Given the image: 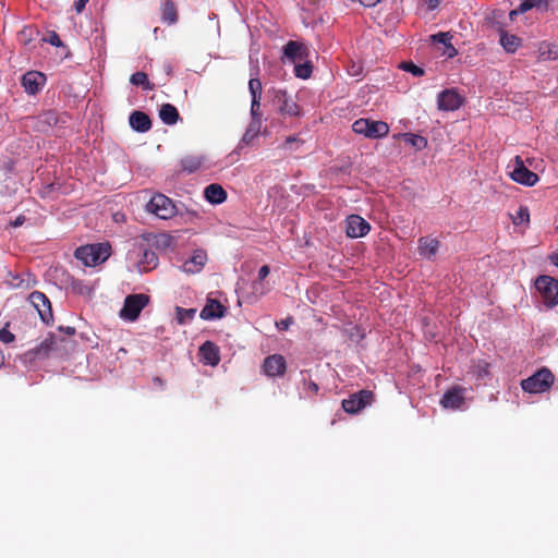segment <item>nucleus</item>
Here are the masks:
<instances>
[{
    "label": "nucleus",
    "instance_id": "nucleus-1",
    "mask_svg": "<svg viewBox=\"0 0 558 558\" xmlns=\"http://www.w3.org/2000/svg\"><path fill=\"white\" fill-rule=\"evenodd\" d=\"M110 245L98 243L81 246L75 251V257L85 266H96L107 260L110 256Z\"/></svg>",
    "mask_w": 558,
    "mask_h": 558
},
{
    "label": "nucleus",
    "instance_id": "nucleus-2",
    "mask_svg": "<svg viewBox=\"0 0 558 558\" xmlns=\"http://www.w3.org/2000/svg\"><path fill=\"white\" fill-rule=\"evenodd\" d=\"M145 208L148 214H151L162 220L171 219L178 214V209L173 201L161 193L153 195Z\"/></svg>",
    "mask_w": 558,
    "mask_h": 558
},
{
    "label": "nucleus",
    "instance_id": "nucleus-3",
    "mask_svg": "<svg viewBox=\"0 0 558 558\" xmlns=\"http://www.w3.org/2000/svg\"><path fill=\"white\" fill-rule=\"evenodd\" d=\"M508 170L511 179L522 185L533 186L538 182V175L525 167L520 156L510 161Z\"/></svg>",
    "mask_w": 558,
    "mask_h": 558
},
{
    "label": "nucleus",
    "instance_id": "nucleus-4",
    "mask_svg": "<svg viewBox=\"0 0 558 558\" xmlns=\"http://www.w3.org/2000/svg\"><path fill=\"white\" fill-rule=\"evenodd\" d=\"M352 129L355 133L362 134L368 138H380L386 136L389 132V126L386 122L369 119L356 120Z\"/></svg>",
    "mask_w": 558,
    "mask_h": 558
},
{
    "label": "nucleus",
    "instance_id": "nucleus-5",
    "mask_svg": "<svg viewBox=\"0 0 558 558\" xmlns=\"http://www.w3.org/2000/svg\"><path fill=\"white\" fill-rule=\"evenodd\" d=\"M535 288L547 307H554L558 304L557 280L549 276H539L535 281Z\"/></svg>",
    "mask_w": 558,
    "mask_h": 558
},
{
    "label": "nucleus",
    "instance_id": "nucleus-6",
    "mask_svg": "<svg viewBox=\"0 0 558 558\" xmlns=\"http://www.w3.org/2000/svg\"><path fill=\"white\" fill-rule=\"evenodd\" d=\"M148 302V295L143 293L128 295L124 300L123 307L120 311V317L129 322L136 320Z\"/></svg>",
    "mask_w": 558,
    "mask_h": 558
},
{
    "label": "nucleus",
    "instance_id": "nucleus-7",
    "mask_svg": "<svg viewBox=\"0 0 558 558\" xmlns=\"http://www.w3.org/2000/svg\"><path fill=\"white\" fill-rule=\"evenodd\" d=\"M553 374L548 369H542L531 377L522 380L521 387L530 393L544 392L553 384Z\"/></svg>",
    "mask_w": 558,
    "mask_h": 558
},
{
    "label": "nucleus",
    "instance_id": "nucleus-8",
    "mask_svg": "<svg viewBox=\"0 0 558 558\" xmlns=\"http://www.w3.org/2000/svg\"><path fill=\"white\" fill-rule=\"evenodd\" d=\"M272 101L282 114L295 117L300 113L299 106L286 90L274 89Z\"/></svg>",
    "mask_w": 558,
    "mask_h": 558
},
{
    "label": "nucleus",
    "instance_id": "nucleus-9",
    "mask_svg": "<svg viewBox=\"0 0 558 558\" xmlns=\"http://www.w3.org/2000/svg\"><path fill=\"white\" fill-rule=\"evenodd\" d=\"M369 230V223L359 215H351L345 220V233L349 238H363Z\"/></svg>",
    "mask_w": 558,
    "mask_h": 558
},
{
    "label": "nucleus",
    "instance_id": "nucleus-10",
    "mask_svg": "<svg viewBox=\"0 0 558 558\" xmlns=\"http://www.w3.org/2000/svg\"><path fill=\"white\" fill-rule=\"evenodd\" d=\"M29 302L38 312L41 320L49 324L52 320V311L49 299L39 291H34L29 295Z\"/></svg>",
    "mask_w": 558,
    "mask_h": 558
},
{
    "label": "nucleus",
    "instance_id": "nucleus-11",
    "mask_svg": "<svg viewBox=\"0 0 558 558\" xmlns=\"http://www.w3.org/2000/svg\"><path fill=\"white\" fill-rule=\"evenodd\" d=\"M465 392H466V389L463 387H460V386L452 387L451 389L447 390L444 393V396L440 400V404L445 409L458 410L464 403Z\"/></svg>",
    "mask_w": 558,
    "mask_h": 558
},
{
    "label": "nucleus",
    "instance_id": "nucleus-12",
    "mask_svg": "<svg viewBox=\"0 0 558 558\" xmlns=\"http://www.w3.org/2000/svg\"><path fill=\"white\" fill-rule=\"evenodd\" d=\"M372 392L361 390L359 393L351 396L349 399L342 401V408L345 412L354 414L364 409L371 403Z\"/></svg>",
    "mask_w": 558,
    "mask_h": 558
},
{
    "label": "nucleus",
    "instance_id": "nucleus-13",
    "mask_svg": "<svg viewBox=\"0 0 558 558\" xmlns=\"http://www.w3.org/2000/svg\"><path fill=\"white\" fill-rule=\"evenodd\" d=\"M463 98L456 89H446L438 95V109L453 111L462 106Z\"/></svg>",
    "mask_w": 558,
    "mask_h": 558
},
{
    "label": "nucleus",
    "instance_id": "nucleus-14",
    "mask_svg": "<svg viewBox=\"0 0 558 558\" xmlns=\"http://www.w3.org/2000/svg\"><path fill=\"white\" fill-rule=\"evenodd\" d=\"M136 253L141 255V258L137 262V269L140 272H147L157 267L158 257L155 252L140 245L136 247Z\"/></svg>",
    "mask_w": 558,
    "mask_h": 558
},
{
    "label": "nucleus",
    "instance_id": "nucleus-15",
    "mask_svg": "<svg viewBox=\"0 0 558 558\" xmlns=\"http://www.w3.org/2000/svg\"><path fill=\"white\" fill-rule=\"evenodd\" d=\"M46 77L37 71H29L22 77V85L29 94H36L45 84Z\"/></svg>",
    "mask_w": 558,
    "mask_h": 558
},
{
    "label": "nucleus",
    "instance_id": "nucleus-16",
    "mask_svg": "<svg viewBox=\"0 0 558 558\" xmlns=\"http://www.w3.org/2000/svg\"><path fill=\"white\" fill-rule=\"evenodd\" d=\"M306 54L307 48L302 43L291 40L283 47V58L289 61H302L306 58Z\"/></svg>",
    "mask_w": 558,
    "mask_h": 558
},
{
    "label": "nucleus",
    "instance_id": "nucleus-17",
    "mask_svg": "<svg viewBox=\"0 0 558 558\" xmlns=\"http://www.w3.org/2000/svg\"><path fill=\"white\" fill-rule=\"evenodd\" d=\"M226 307L218 301L208 299L206 305L201 311V318L205 320L218 319L225 316Z\"/></svg>",
    "mask_w": 558,
    "mask_h": 558
},
{
    "label": "nucleus",
    "instance_id": "nucleus-18",
    "mask_svg": "<svg viewBox=\"0 0 558 558\" xmlns=\"http://www.w3.org/2000/svg\"><path fill=\"white\" fill-rule=\"evenodd\" d=\"M207 260V254L203 250L194 251L190 259L182 265V270L187 274L201 271Z\"/></svg>",
    "mask_w": 558,
    "mask_h": 558
},
{
    "label": "nucleus",
    "instance_id": "nucleus-19",
    "mask_svg": "<svg viewBox=\"0 0 558 558\" xmlns=\"http://www.w3.org/2000/svg\"><path fill=\"white\" fill-rule=\"evenodd\" d=\"M264 371L268 376H279L286 371V360L282 355L274 354L264 362Z\"/></svg>",
    "mask_w": 558,
    "mask_h": 558
},
{
    "label": "nucleus",
    "instance_id": "nucleus-20",
    "mask_svg": "<svg viewBox=\"0 0 558 558\" xmlns=\"http://www.w3.org/2000/svg\"><path fill=\"white\" fill-rule=\"evenodd\" d=\"M199 355L203 362L210 366L218 365L220 361V354L218 347L211 341H206L199 348Z\"/></svg>",
    "mask_w": 558,
    "mask_h": 558
},
{
    "label": "nucleus",
    "instance_id": "nucleus-21",
    "mask_svg": "<svg viewBox=\"0 0 558 558\" xmlns=\"http://www.w3.org/2000/svg\"><path fill=\"white\" fill-rule=\"evenodd\" d=\"M439 248V241L434 238L423 236L418 240V253L421 256L430 259Z\"/></svg>",
    "mask_w": 558,
    "mask_h": 558
},
{
    "label": "nucleus",
    "instance_id": "nucleus-22",
    "mask_svg": "<svg viewBox=\"0 0 558 558\" xmlns=\"http://www.w3.org/2000/svg\"><path fill=\"white\" fill-rule=\"evenodd\" d=\"M130 125L133 130L144 133L150 130L151 122L146 113L142 111H134L130 116Z\"/></svg>",
    "mask_w": 558,
    "mask_h": 558
},
{
    "label": "nucleus",
    "instance_id": "nucleus-23",
    "mask_svg": "<svg viewBox=\"0 0 558 558\" xmlns=\"http://www.w3.org/2000/svg\"><path fill=\"white\" fill-rule=\"evenodd\" d=\"M205 198L210 204H221L227 198V193L219 184H209L204 191Z\"/></svg>",
    "mask_w": 558,
    "mask_h": 558
},
{
    "label": "nucleus",
    "instance_id": "nucleus-24",
    "mask_svg": "<svg viewBox=\"0 0 558 558\" xmlns=\"http://www.w3.org/2000/svg\"><path fill=\"white\" fill-rule=\"evenodd\" d=\"M262 129V121L257 119L255 121H251L245 133L243 134L238 149H241L243 145H251L253 141L257 137Z\"/></svg>",
    "mask_w": 558,
    "mask_h": 558
},
{
    "label": "nucleus",
    "instance_id": "nucleus-25",
    "mask_svg": "<svg viewBox=\"0 0 558 558\" xmlns=\"http://www.w3.org/2000/svg\"><path fill=\"white\" fill-rule=\"evenodd\" d=\"M160 120L168 125H173L179 120V112L171 104H163L159 109Z\"/></svg>",
    "mask_w": 558,
    "mask_h": 558
},
{
    "label": "nucleus",
    "instance_id": "nucleus-26",
    "mask_svg": "<svg viewBox=\"0 0 558 558\" xmlns=\"http://www.w3.org/2000/svg\"><path fill=\"white\" fill-rule=\"evenodd\" d=\"M500 45L507 52H514L521 44V39L507 32H500Z\"/></svg>",
    "mask_w": 558,
    "mask_h": 558
},
{
    "label": "nucleus",
    "instance_id": "nucleus-27",
    "mask_svg": "<svg viewBox=\"0 0 558 558\" xmlns=\"http://www.w3.org/2000/svg\"><path fill=\"white\" fill-rule=\"evenodd\" d=\"M538 57L542 60H557L558 45L553 43H542L538 48Z\"/></svg>",
    "mask_w": 558,
    "mask_h": 558
},
{
    "label": "nucleus",
    "instance_id": "nucleus-28",
    "mask_svg": "<svg viewBox=\"0 0 558 558\" xmlns=\"http://www.w3.org/2000/svg\"><path fill=\"white\" fill-rule=\"evenodd\" d=\"M402 137L404 138V141L408 144H410L411 146H413L417 150L424 149L426 147V145H427L426 138L421 136V135L405 133V134L402 135Z\"/></svg>",
    "mask_w": 558,
    "mask_h": 558
},
{
    "label": "nucleus",
    "instance_id": "nucleus-29",
    "mask_svg": "<svg viewBox=\"0 0 558 558\" xmlns=\"http://www.w3.org/2000/svg\"><path fill=\"white\" fill-rule=\"evenodd\" d=\"M162 20L169 24L177 22V10L173 2L166 1L162 7Z\"/></svg>",
    "mask_w": 558,
    "mask_h": 558
},
{
    "label": "nucleus",
    "instance_id": "nucleus-30",
    "mask_svg": "<svg viewBox=\"0 0 558 558\" xmlns=\"http://www.w3.org/2000/svg\"><path fill=\"white\" fill-rule=\"evenodd\" d=\"M542 3V0H524L517 9L510 11L509 17L514 19L515 15L524 13L532 8H536Z\"/></svg>",
    "mask_w": 558,
    "mask_h": 558
},
{
    "label": "nucleus",
    "instance_id": "nucleus-31",
    "mask_svg": "<svg viewBox=\"0 0 558 558\" xmlns=\"http://www.w3.org/2000/svg\"><path fill=\"white\" fill-rule=\"evenodd\" d=\"M202 162H203L202 157H197V156L186 157L182 160V168H183V170L191 173V172L196 171L201 167Z\"/></svg>",
    "mask_w": 558,
    "mask_h": 558
},
{
    "label": "nucleus",
    "instance_id": "nucleus-32",
    "mask_svg": "<svg viewBox=\"0 0 558 558\" xmlns=\"http://www.w3.org/2000/svg\"><path fill=\"white\" fill-rule=\"evenodd\" d=\"M130 82L133 85L142 86L144 89H151L153 88V86L150 85V83L148 81L147 75L144 72H136V73H134L131 76Z\"/></svg>",
    "mask_w": 558,
    "mask_h": 558
},
{
    "label": "nucleus",
    "instance_id": "nucleus-33",
    "mask_svg": "<svg viewBox=\"0 0 558 558\" xmlns=\"http://www.w3.org/2000/svg\"><path fill=\"white\" fill-rule=\"evenodd\" d=\"M175 312L179 324H185L194 318L196 310L177 307Z\"/></svg>",
    "mask_w": 558,
    "mask_h": 558
},
{
    "label": "nucleus",
    "instance_id": "nucleus-34",
    "mask_svg": "<svg viewBox=\"0 0 558 558\" xmlns=\"http://www.w3.org/2000/svg\"><path fill=\"white\" fill-rule=\"evenodd\" d=\"M248 90L252 96V99L262 98V83L259 78L252 75L248 81Z\"/></svg>",
    "mask_w": 558,
    "mask_h": 558
},
{
    "label": "nucleus",
    "instance_id": "nucleus-35",
    "mask_svg": "<svg viewBox=\"0 0 558 558\" xmlns=\"http://www.w3.org/2000/svg\"><path fill=\"white\" fill-rule=\"evenodd\" d=\"M294 73L296 77L306 80L312 74V65L307 62L296 64L294 68Z\"/></svg>",
    "mask_w": 558,
    "mask_h": 558
},
{
    "label": "nucleus",
    "instance_id": "nucleus-36",
    "mask_svg": "<svg viewBox=\"0 0 558 558\" xmlns=\"http://www.w3.org/2000/svg\"><path fill=\"white\" fill-rule=\"evenodd\" d=\"M473 373L476 375L477 379H484L489 374V364L485 361L478 362L474 365Z\"/></svg>",
    "mask_w": 558,
    "mask_h": 558
},
{
    "label": "nucleus",
    "instance_id": "nucleus-37",
    "mask_svg": "<svg viewBox=\"0 0 558 558\" xmlns=\"http://www.w3.org/2000/svg\"><path fill=\"white\" fill-rule=\"evenodd\" d=\"M260 99L262 98H255L252 99L251 104V121H255L256 119L258 121H262V112H260Z\"/></svg>",
    "mask_w": 558,
    "mask_h": 558
},
{
    "label": "nucleus",
    "instance_id": "nucleus-38",
    "mask_svg": "<svg viewBox=\"0 0 558 558\" xmlns=\"http://www.w3.org/2000/svg\"><path fill=\"white\" fill-rule=\"evenodd\" d=\"M529 220H530L529 209L526 207H520L517 215L513 218V223L520 225V223L529 222Z\"/></svg>",
    "mask_w": 558,
    "mask_h": 558
},
{
    "label": "nucleus",
    "instance_id": "nucleus-39",
    "mask_svg": "<svg viewBox=\"0 0 558 558\" xmlns=\"http://www.w3.org/2000/svg\"><path fill=\"white\" fill-rule=\"evenodd\" d=\"M172 236L166 233H161L156 236L155 244L159 248H166L169 247L172 244Z\"/></svg>",
    "mask_w": 558,
    "mask_h": 558
},
{
    "label": "nucleus",
    "instance_id": "nucleus-40",
    "mask_svg": "<svg viewBox=\"0 0 558 558\" xmlns=\"http://www.w3.org/2000/svg\"><path fill=\"white\" fill-rule=\"evenodd\" d=\"M434 43L442 44L445 47L451 43L452 35L450 33H438L430 36Z\"/></svg>",
    "mask_w": 558,
    "mask_h": 558
},
{
    "label": "nucleus",
    "instance_id": "nucleus-41",
    "mask_svg": "<svg viewBox=\"0 0 558 558\" xmlns=\"http://www.w3.org/2000/svg\"><path fill=\"white\" fill-rule=\"evenodd\" d=\"M401 68L404 71L412 73L414 76H421L424 73L423 69H421L420 66H417V65H415V64H413L411 62L402 63Z\"/></svg>",
    "mask_w": 558,
    "mask_h": 558
},
{
    "label": "nucleus",
    "instance_id": "nucleus-42",
    "mask_svg": "<svg viewBox=\"0 0 558 558\" xmlns=\"http://www.w3.org/2000/svg\"><path fill=\"white\" fill-rule=\"evenodd\" d=\"M267 291H268V288L266 287L265 283H263V281H258L257 280L256 282H254V284H253V292H254V294H256L258 296H262Z\"/></svg>",
    "mask_w": 558,
    "mask_h": 558
},
{
    "label": "nucleus",
    "instance_id": "nucleus-43",
    "mask_svg": "<svg viewBox=\"0 0 558 558\" xmlns=\"http://www.w3.org/2000/svg\"><path fill=\"white\" fill-rule=\"evenodd\" d=\"M14 340V335L5 328L0 329V341L3 343H10Z\"/></svg>",
    "mask_w": 558,
    "mask_h": 558
},
{
    "label": "nucleus",
    "instance_id": "nucleus-44",
    "mask_svg": "<svg viewBox=\"0 0 558 558\" xmlns=\"http://www.w3.org/2000/svg\"><path fill=\"white\" fill-rule=\"evenodd\" d=\"M291 324H292V319L286 318V319H281L280 322H277L276 326L280 330H287Z\"/></svg>",
    "mask_w": 558,
    "mask_h": 558
},
{
    "label": "nucleus",
    "instance_id": "nucleus-45",
    "mask_svg": "<svg viewBox=\"0 0 558 558\" xmlns=\"http://www.w3.org/2000/svg\"><path fill=\"white\" fill-rule=\"evenodd\" d=\"M457 53H458V51H457V49L452 46V44H451V43L445 47L444 54H446L448 58H453L454 56H457Z\"/></svg>",
    "mask_w": 558,
    "mask_h": 558
},
{
    "label": "nucleus",
    "instance_id": "nucleus-46",
    "mask_svg": "<svg viewBox=\"0 0 558 558\" xmlns=\"http://www.w3.org/2000/svg\"><path fill=\"white\" fill-rule=\"evenodd\" d=\"M270 272V269L267 265H264L258 270V281H263Z\"/></svg>",
    "mask_w": 558,
    "mask_h": 558
},
{
    "label": "nucleus",
    "instance_id": "nucleus-47",
    "mask_svg": "<svg viewBox=\"0 0 558 558\" xmlns=\"http://www.w3.org/2000/svg\"><path fill=\"white\" fill-rule=\"evenodd\" d=\"M87 2L88 0H76L74 3L75 11L82 13Z\"/></svg>",
    "mask_w": 558,
    "mask_h": 558
},
{
    "label": "nucleus",
    "instance_id": "nucleus-48",
    "mask_svg": "<svg viewBox=\"0 0 558 558\" xmlns=\"http://www.w3.org/2000/svg\"><path fill=\"white\" fill-rule=\"evenodd\" d=\"M381 0H359L361 4L364 7H375L377 3H379Z\"/></svg>",
    "mask_w": 558,
    "mask_h": 558
},
{
    "label": "nucleus",
    "instance_id": "nucleus-49",
    "mask_svg": "<svg viewBox=\"0 0 558 558\" xmlns=\"http://www.w3.org/2000/svg\"><path fill=\"white\" fill-rule=\"evenodd\" d=\"M49 43H50L51 45H53V46H57V47L61 45V40H60L59 36H58L56 33H53V34L50 36V38H49Z\"/></svg>",
    "mask_w": 558,
    "mask_h": 558
},
{
    "label": "nucleus",
    "instance_id": "nucleus-50",
    "mask_svg": "<svg viewBox=\"0 0 558 558\" xmlns=\"http://www.w3.org/2000/svg\"><path fill=\"white\" fill-rule=\"evenodd\" d=\"M441 0H426L428 10H435Z\"/></svg>",
    "mask_w": 558,
    "mask_h": 558
},
{
    "label": "nucleus",
    "instance_id": "nucleus-51",
    "mask_svg": "<svg viewBox=\"0 0 558 558\" xmlns=\"http://www.w3.org/2000/svg\"><path fill=\"white\" fill-rule=\"evenodd\" d=\"M25 221V217L24 216H19L14 221L11 222L12 227L14 228H17L20 226H22Z\"/></svg>",
    "mask_w": 558,
    "mask_h": 558
},
{
    "label": "nucleus",
    "instance_id": "nucleus-52",
    "mask_svg": "<svg viewBox=\"0 0 558 558\" xmlns=\"http://www.w3.org/2000/svg\"><path fill=\"white\" fill-rule=\"evenodd\" d=\"M62 330H64V332H66L68 335H73L75 332V329L73 327H65L62 328Z\"/></svg>",
    "mask_w": 558,
    "mask_h": 558
},
{
    "label": "nucleus",
    "instance_id": "nucleus-53",
    "mask_svg": "<svg viewBox=\"0 0 558 558\" xmlns=\"http://www.w3.org/2000/svg\"><path fill=\"white\" fill-rule=\"evenodd\" d=\"M56 122V118L52 113H48V122L51 123V122Z\"/></svg>",
    "mask_w": 558,
    "mask_h": 558
},
{
    "label": "nucleus",
    "instance_id": "nucleus-54",
    "mask_svg": "<svg viewBox=\"0 0 558 558\" xmlns=\"http://www.w3.org/2000/svg\"><path fill=\"white\" fill-rule=\"evenodd\" d=\"M4 364V356L2 352L0 351V367Z\"/></svg>",
    "mask_w": 558,
    "mask_h": 558
},
{
    "label": "nucleus",
    "instance_id": "nucleus-55",
    "mask_svg": "<svg viewBox=\"0 0 558 558\" xmlns=\"http://www.w3.org/2000/svg\"><path fill=\"white\" fill-rule=\"evenodd\" d=\"M553 262H554V264H555V265H557V266H558V254H555V255L553 256Z\"/></svg>",
    "mask_w": 558,
    "mask_h": 558
},
{
    "label": "nucleus",
    "instance_id": "nucleus-56",
    "mask_svg": "<svg viewBox=\"0 0 558 558\" xmlns=\"http://www.w3.org/2000/svg\"><path fill=\"white\" fill-rule=\"evenodd\" d=\"M293 142H295V138H294V137H289V138L287 140V144H290V143H293Z\"/></svg>",
    "mask_w": 558,
    "mask_h": 558
},
{
    "label": "nucleus",
    "instance_id": "nucleus-57",
    "mask_svg": "<svg viewBox=\"0 0 558 558\" xmlns=\"http://www.w3.org/2000/svg\"><path fill=\"white\" fill-rule=\"evenodd\" d=\"M311 387H312V389H313V390H315V391L318 389V387H317V385H316L315 383H312V384H311Z\"/></svg>",
    "mask_w": 558,
    "mask_h": 558
},
{
    "label": "nucleus",
    "instance_id": "nucleus-58",
    "mask_svg": "<svg viewBox=\"0 0 558 558\" xmlns=\"http://www.w3.org/2000/svg\"><path fill=\"white\" fill-rule=\"evenodd\" d=\"M43 347H45V348H47V349H49V348H50V345H48V344H47V341L41 342V348H43Z\"/></svg>",
    "mask_w": 558,
    "mask_h": 558
},
{
    "label": "nucleus",
    "instance_id": "nucleus-59",
    "mask_svg": "<svg viewBox=\"0 0 558 558\" xmlns=\"http://www.w3.org/2000/svg\"><path fill=\"white\" fill-rule=\"evenodd\" d=\"M22 282H23V281H21V282H19V283H15L14 286H15V287H21V286H22Z\"/></svg>",
    "mask_w": 558,
    "mask_h": 558
}]
</instances>
